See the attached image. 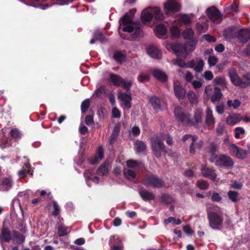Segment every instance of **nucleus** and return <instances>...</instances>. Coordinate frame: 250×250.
<instances>
[{"label": "nucleus", "instance_id": "nucleus-12", "mask_svg": "<svg viewBox=\"0 0 250 250\" xmlns=\"http://www.w3.org/2000/svg\"><path fill=\"white\" fill-rule=\"evenodd\" d=\"M205 123L208 128H214L215 119L213 115V111L209 106H207L205 112Z\"/></svg>", "mask_w": 250, "mask_h": 250}, {"label": "nucleus", "instance_id": "nucleus-3", "mask_svg": "<svg viewBox=\"0 0 250 250\" xmlns=\"http://www.w3.org/2000/svg\"><path fill=\"white\" fill-rule=\"evenodd\" d=\"M196 42L197 41L193 39L187 42L185 46L176 43L174 44L167 43L166 47L167 50L174 51L177 56L186 58L189 53L194 50Z\"/></svg>", "mask_w": 250, "mask_h": 250}, {"label": "nucleus", "instance_id": "nucleus-37", "mask_svg": "<svg viewBox=\"0 0 250 250\" xmlns=\"http://www.w3.org/2000/svg\"><path fill=\"white\" fill-rule=\"evenodd\" d=\"M135 147L136 151L137 152L143 151L144 150H145L146 148V146L145 143L143 142L140 140H137L135 142Z\"/></svg>", "mask_w": 250, "mask_h": 250}, {"label": "nucleus", "instance_id": "nucleus-63", "mask_svg": "<svg viewBox=\"0 0 250 250\" xmlns=\"http://www.w3.org/2000/svg\"><path fill=\"white\" fill-rule=\"evenodd\" d=\"M203 39L208 42H215L216 41V39L214 37L211 36L208 34L203 35Z\"/></svg>", "mask_w": 250, "mask_h": 250}, {"label": "nucleus", "instance_id": "nucleus-21", "mask_svg": "<svg viewBox=\"0 0 250 250\" xmlns=\"http://www.w3.org/2000/svg\"><path fill=\"white\" fill-rule=\"evenodd\" d=\"M174 92L176 97L179 99H183L186 95V91L182 86L176 83H174Z\"/></svg>", "mask_w": 250, "mask_h": 250}, {"label": "nucleus", "instance_id": "nucleus-8", "mask_svg": "<svg viewBox=\"0 0 250 250\" xmlns=\"http://www.w3.org/2000/svg\"><path fill=\"white\" fill-rule=\"evenodd\" d=\"M118 98L123 103L122 106L124 109L128 110L130 108L132 100L130 92L124 93L119 90L118 91Z\"/></svg>", "mask_w": 250, "mask_h": 250}, {"label": "nucleus", "instance_id": "nucleus-44", "mask_svg": "<svg viewBox=\"0 0 250 250\" xmlns=\"http://www.w3.org/2000/svg\"><path fill=\"white\" fill-rule=\"evenodd\" d=\"M249 153H250V149L248 150H245L239 148V151H238V153L236 157L239 159H244Z\"/></svg>", "mask_w": 250, "mask_h": 250}, {"label": "nucleus", "instance_id": "nucleus-47", "mask_svg": "<svg viewBox=\"0 0 250 250\" xmlns=\"http://www.w3.org/2000/svg\"><path fill=\"white\" fill-rule=\"evenodd\" d=\"M171 222H172L174 225H179L181 223L179 219H176L175 218L173 217H169L168 218L164 220V223L166 225H167Z\"/></svg>", "mask_w": 250, "mask_h": 250}, {"label": "nucleus", "instance_id": "nucleus-22", "mask_svg": "<svg viewBox=\"0 0 250 250\" xmlns=\"http://www.w3.org/2000/svg\"><path fill=\"white\" fill-rule=\"evenodd\" d=\"M151 8V7H149L145 9L142 11L141 20L144 24L149 22L152 18V14L150 10Z\"/></svg>", "mask_w": 250, "mask_h": 250}, {"label": "nucleus", "instance_id": "nucleus-30", "mask_svg": "<svg viewBox=\"0 0 250 250\" xmlns=\"http://www.w3.org/2000/svg\"><path fill=\"white\" fill-rule=\"evenodd\" d=\"M214 85H218L224 88H227V82L225 79L223 77H216L213 81Z\"/></svg>", "mask_w": 250, "mask_h": 250}, {"label": "nucleus", "instance_id": "nucleus-51", "mask_svg": "<svg viewBox=\"0 0 250 250\" xmlns=\"http://www.w3.org/2000/svg\"><path fill=\"white\" fill-rule=\"evenodd\" d=\"M141 163L138 161L133 160H129L126 161V166L128 167H136L139 166Z\"/></svg>", "mask_w": 250, "mask_h": 250}, {"label": "nucleus", "instance_id": "nucleus-33", "mask_svg": "<svg viewBox=\"0 0 250 250\" xmlns=\"http://www.w3.org/2000/svg\"><path fill=\"white\" fill-rule=\"evenodd\" d=\"M108 163L104 162L97 170V173L99 175H104L108 172Z\"/></svg>", "mask_w": 250, "mask_h": 250}, {"label": "nucleus", "instance_id": "nucleus-62", "mask_svg": "<svg viewBox=\"0 0 250 250\" xmlns=\"http://www.w3.org/2000/svg\"><path fill=\"white\" fill-rule=\"evenodd\" d=\"M204 77L207 80H211L213 77L212 73L210 71H206L204 72Z\"/></svg>", "mask_w": 250, "mask_h": 250}, {"label": "nucleus", "instance_id": "nucleus-54", "mask_svg": "<svg viewBox=\"0 0 250 250\" xmlns=\"http://www.w3.org/2000/svg\"><path fill=\"white\" fill-rule=\"evenodd\" d=\"M225 126L223 123H219L217 126L216 131L218 135H221L225 131Z\"/></svg>", "mask_w": 250, "mask_h": 250}, {"label": "nucleus", "instance_id": "nucleus-1", "mask_svg": "<svg viewBox=\"0 0 250 250\" xmlns=\"http://www.w3.org/2000/svg\"><path fill=\"white\" fill-rule=\"evenodd\" d=\"M175 119L179 122L188 125L197 126L202 123L203 116V111L201 108L195 109L193 117L191 119L188 113H184L183 109L177 106L174 110Z\"/></svg>", "mask_w": 250, "mask_h": 250}, {"label": "nucleus", "instance_id": "nucleus-17", "mask_svg": "<svg viewBox=\"0 0 250 250\" xmlns=\"http://www.w3.org/2000/svg\"><path fill=\"white\" fill-rule=\"evenodd\" d=\"M146 52L151 57L159 59L161 58L162 54L161 51L154 46H149L146 49Z\"/></svg>", "mask_w": 250, "mask_h": 250}, {"label": "nucleus", "instance_id": "nucleus-58", "mask_svg": "<svg viewBox=\"0 0 250 250\" xmlns=\"http://www.w3.org/2000/svg\"><path fill=\"white\" fill-rule=\"evenodd\" d=\"M89 105V102L88 100H86L84 101L81 105V110L82 112H85L87 108H88Z\"/></svg>", "mask_w": 250, "mask_h": 250}, {"label": "nucleus", "instance_id": "nucleus-61", "mask_svg": "<svg viewBox=\"0 0 250 250\" xmlns=\"http://www.w3.org/2000/svg\"><path fill=\"white\" fill-rule=\"evenodd\" d=\"M95 94L97 96L100 97L103 94H105V90L104 87V86H100L99 87L97 88L96 90H95Z\"/></svg>", "mask_w": 250, "mask_h": 250}, {"label": "nucleus", "instance_id": "nucleus-29", "mask_svg": "<svg viewBox=\"0 0 250 250\" xmlns=\"http://www.w3.org/2000/svg\"><path fill=\"white\" fill-rule=\"evenodd\" d=\"M180 24L177 21H175L174 24L170 28V33L172 37L178 38L180 36V30L179 28Z\"/></svg>", "mask_w": 250, "mask_h": 250}, {"label": "nucleus", "instance_id": "nucleus-57", "mask_svg": "<svg viewBox=\"0 0 250 250\" xmlns=\"http://www.w3.org/2000/svg\"><path fill=\"white\" fill-rule=\"evenodd\" d=\"M208 62L209 65L210 66H212L215 65L217 62V59L215 57L210 56L208 57Z\"/></svg>", "mask_w": 250, "mask_h": 250}, {"label": "nucleus", "instance_id": "nucleus-36", "mask_svg": "<svg viewBox=\"0 0 250 250\" xmlns=\"http://www.w3.org/2000/svg\"><path fill=\"white\" fill-rule=\"evenodd\" d=\"M124 173L125 176L129 180L134 179L136 175V172L130 169H125Z\"/></svg>", "mask_w": 250, "mask_h": 250}, {"label": "nucleus", "instance_id": "nucleus-38", "mask_svg": "<svg viewBox=\"0 0 250 250\" xmlns=\"http://www.w3.org/2000/svg\"><path fill=\"white\" fill-rule=\"evenodd\" d=\"M188 98L192 104H196L198 102V98L196 94L193 91H189L187 94Z\"/></svg>", "mask_w": 250, "mask_h": 250}, {"label": "nucleus", "instance_id": "nucleus-18", "mask_svg": "<svg viewBox=\"0 0 250 250\" xmlns=\"http://www.w3.org/2000/svg\"><path fill=\"white\" fill-rule=\"evenodd\" d=\"M242 120V117L239 114H233L229 115L226 119L228 125H233L239 123Z\"/></svg>", "mask_w": 250, "mask_h": 250}, {"label": "nucleus", "instance_id": "nucleus-64", "mask_svg": "<svg viewBox=\"0 0 250 250\" xmlns=\"http://www.w3.org/2000/svg\"><path fill=\"white\" fill-rule=\"evenodd\" d=\"M230 186L231 188L235 189H240L242 187V184L240 182L234 181L230 185Z\"/></svg>", "mask_w": 250, "mask_h": 250}, {"label": "nucleus", "instance_id": "nucleus-41", "mask_svg": "<svg viewBox=\"0 0 250 250\" xmlns=\"http://www.w3.org/2000/svg\"><path fill=\"white\" fill-rule=\"evenodd\" d=\"M12 186V181L9 178L5 179L2 183V189L3 190H8Z\"/></svg>", "mask_w": 250, "mask_h": 250}, {"label": "nucleus", "instance_id": "nucleus-13", "mask_svg": "<svg viewBox=\"0 0 250 250\" xmlns=\"http://www.w3.org/2000/svg\"><path fill=\"white\" fill-rule=\"evenodd\" d=\"M144 184L148 186L160 188L163 186V182L155 176H151L146 179Z\"/></svg>", "mask_w": 250, "mask_h": 250}, {"label": "nucleus", "instance_id": "nucleus-45", "mask_svg": "<svg viewBox=\"0 0 250 250\" xmlns=\"http://www.w3.org/2000/svg\"><path fill=\"white\" fill-rule=\"evenodd\" d=\"M197 30L199 33H203L207 31L208 26L205 22H202V23H198L197 24Z\"/></svg>", "mask_w": 250, "mask_h": 250}, {"label": "nucleus", "instance_id": "nucleus-25", "mask_svg": "<svg viewBox=\"0 0 250 250\" xmlns=\"http://www.w3.org/2000/svg\"><path fill=\"white\" fill-rule=\"evenodd\" d=\"M222 96L223 94L221 89L217 87H215L214 89V93L210 97V100L213 103H214L219 101Z\"/></svg>", "mask_w": 250, "mask_h": 250}, {"label": "nucleus", "instance_id": "nucleus-31", "mask_svg": "<svg viewBox=\"0 0 250 250\" xmlns=\"http://www.w3.org/2000/svg\"><path fill=\"white\" fill-rule=\"evenodd\" d=\"M140 194L144 200L149 201L154 199V194L146 190L140 191Z\"/></svg>", "mask_w": 250, "mask_h": 250}, {"label": "nucleus", "instance_id": "nucleus-49", "mask_svg": "<svg viewBox=\"0 0 250 250\" xmlns=\"http://www.w3.org/2000/svg\"><path fill=\"white\" fill-rule=\"evenodd\" d=\"M238 192L234 191H229L228 193V195L230 200L233 202L237 201Z\"/></svg>", "mask_w": 250, "mask_h": 250}, {"label": "nucleus", "instance_id": "nucleus-59", "mask_svg": "<svg viewBox=\"0 0 250 250\" xmlns=\"http://www.w3.org/2000/svg\"><path fill=\"white\" fill-rule=\"evenodd\" d=\"M11 136L15 139H18L21 137V133L17 129H13L10 132Z\"/></svg>", "mask_w": 250, "mask_h": 250}, {"label": "nucleus", "instance_id": "nucleus-2", "mask_svg": "<svg viewBox=\"0 0 250 250\" xmlns=\"http://www.w3.org/2000/svg\"><path fill=\"white\" fill-rule=\"evenodd\" d=\"M136 12L135 9H131L128 13L125 14L120 20L119 30L129 33L135 31L137 33L139 30V25L138 23L132 21V16Z\"/></svg>", "mask_w": 250, "mask_h": 250}, {"label": "nucleus", "instance_id": "nucleus-27", "mask_svg": "<svg viewBox=\"0 0 250 250\" xmlns=\"http://www.w3.org/2000/svg\"><path fill=\"white\" fill-rule=\"evenodd\" d=\"M154 32L156 35L161 38L166 35L167 30L164 25L160 24L156 27Z\"/></svg>", "mask_w": 250, "mask_h": 250}, {"label": "nucleus", "instance_id": "nucleus-11", "mask_svg": "<svg viewBox=\"0 0 250 250\" xmlns=\"http://www.w3.org/2000/svg\"><path fill=\"white\" fill-rule=\"evenodd\" d=\"M201 173L205 178H208L213 181H217V175L215 172V170L206 165L202 166Z\"/></svg>", "mask_w": 250, "mask_h": 250}, {"label": "nucleus", "instance_id": "nucleus-20", "mask_svg": "<svg viewBox=\"0 0 250 250\" xmlns=\"http://www.w3.org/2000/svg\"><path fill=\"white\" fill-rule=\"evenodd\" d=\"M173 63L179 67L185 68H192L194 66V62L193 60L190 61L188 62H186L184 60L180 58L174 60Z\"/></svg>", "mask_w": 250, "mask_h": 250}, {"label": "nucleus", "instance_id": "nucleus-7", "mask_svg": "<svg viewBox=\"0 0 250 250\" xmlns=\"http://www.w3.org/2000/svg\"><path fill=\"white\" fill-rule=\"evenodd\" d=\"M110 79L114 85L121 86L126 89H129L132 84L130 81H125L120 76L112 73L110 74Z\"/></svg>", "mask_w": 250, "mask_h": 250}, {"label": "nucleus", "instance_id": "nucleus-60", "mask_svg": "<svg viewBox=\"0 0 250 250\" xmlns=\"http://www.w3.org/2000/svg\"><path fill=\"white\" fill-rule=\"evenodd\" d=\"M211 199L212 201L219 202L221 201L222 197H221L219 193L214 192L213 193L211 196Z\"/></svg>", "mask_w": 250, "mask_h": 250}, {"label": "nucleus", "instance_id": "nucleus-50", "mask_svg": "<svg viewBox=\"0 0 250 250\" xmlns=\"http://www.w3.org/2000/svg\"><path fill=\"white\" fill-rule=\"evenodd\" d=\"M68 229L64 226L61 225L58 228V234L60 236H64L68 233Z\"/></svg>", "mask_w": 250, "mask_h": 250}, {"label": "nucleus", "instance_id": "nucleus-23", "mask_svg": "<svg viewBox=\"0 0 250 250\" xmlns=\"http://www.w3.org/2000/svg\"><path fill=\"white\" fill-rule=\"evenodd\" d=\"M238 38L240 42H246L250 39V32L248 29H243L239 31Z\"/></svg>", "mask_w": 250, "mask_h": 250}, {"label": "nucleus", "instance_id": "nucleus-53", "mask_svg": "<svg viewBox=\"0 0 250 250\" xmlns=\"http://www.w3.org/2000/svg\"><path fill=\"white\" fill-rule=\"evenodd\" d=\"M197 185L201 189H206L208 186V183L204 180L198 181L197 183Z\"/></svg>", "mask_w": 250, "mask_h": 250}, {"label": "nucleus", "instance_id": "nucleus-34", "mask_svg": "<svg viewBox=\"0 0 250 250\" xmlns=\"http://www.w3.org/2000/svg\"><path fill=\"white\" fill-rule=\"evenodd\" d=\"M113 58L116 61L121 63L125 60V54L120 51L115 52Z\"/></svg>", "mask_w": 250, "mask_h": 250}, {"label": "nucleus", "instance_id": "nucleus-6", "mask_svg": "<svg viewBox=\"0 0 250 250\" xmlns=\"http://www.w3.org/2000/svg\"><path fill=\"white\" fill-rule=\"evenodd\" d=\"M216 166L230 167L233 163L231 159L226 155L215 156L212 161Z\"/></svg>", "mask_w": 250, "mask_h": 250}, {"label": "nucleus", "instance_id": "nucleus-56", "mask_svg": "<svg viewBox=\"0 0 250 250\" xmlns=\"http://www.w3.org/2000/svg\"><path fill=\"white\" fill-rule=\"evenodd\" d=\"M149 80V75L148 74H140L138 77V80L141 83H144L148 81Z\"/></svg>", "mask_w": 250, "mask_h": 250}, {"label": "nucleus", "instance_id": "nucleus-35", "mask_svg": "<svg viewBox=\"0 0 250 250\" xmlns=\"http://www.w3.org/2000/svg\"><path fill=\"white\" fill-rule=\"evenodd\" d=\"M103 158V149L102 146H100L98 147L97 150V156L95 157V159L93 161H91V163L92 164H94L100 160H101Z\"/></svg>", "mask_w": 250, "mask_h": 250}, {"label": "nucleus", "instance_id": "nucleus-28", "mask_svg": "<svg viewBox=\"0 0 250 250\" xmlns=\"http://www.w3.org/2000/svg\"><path fill=\"white\" fill-rule=\"evenodd\" d=\"M152 14H153L154 18L158 21H162L164 19V16L159 7L150 8Z\"/></svg>", "mask_w": 250, "mask_h": 250}, {"label": "nucleus", "instance_id": "nucleus-15", "mask_svg": "<svg viewBox=\"0 0 250 250\" xmlns=\"http://www.w3.org/2000/svg\"><path fill=\"white\" fill-rule=\"evenodd\" d=\"M180 7L179 4L175 0H168L164 4L165 10L167 13L177 11Z\"/></svg>", "mask_w": 250, "mask_h": 250}, {"label": "nucleus", "instance_id": "nucleus-46", "mask_svg": "<svg viewBox=\"0 0 250 250\" xmlns=\"http://www.w3.org/2000/svg\"><path fill=\"white\" fill-rule=\"evenodd\" d=\"M30 166L29 164H25L21 170L18 172V174L21 176L23 177L26 173L30 172Z\"/></svg>", "mask_w": 250, "mask_h": 250}, {"label": "nucleus", "instance_id": "nucleus-39", "mask_svg": "<svg viewBox=\"0 0 250 250\" xmlns=\"http://www.w3.org/2000/svg\"><path fill=\"white\" fill-rule=\"evenodd\" d=\"M228 148L230 154L236 157L239 148L235 145L232 144L229 146Z\"/></svg>", "mask_w": 250, "mask_h": 250}, {"label": "nucleus", "instance_id": "nucleus-32", "mask_svg": "<svg viewBox=\"0 0 250 250\" xmlns=\"http://www.w3.org/2000/svg\"><path fill=\"white\" fill-rule=\"evenodd\" d=\"M0 238L1 240L6 242H9L11 240L10 233L7 229L4 228L2 229Z\"/></svg>", "mask_w": 250, "mask_h": 250}, {"label": "nucleus", "instance_id": "nucleus-55", "mask_svg": "<svg viewBox=\"0 0 250 250\" xmlns=\"http://www.w3.org/2000/svg\"><path fill=\"white\" fill-rule=\"evenodd\" d=\"M53 211L52 212V214L54 216H57L59 214L60 212V208L57 204V202L55 201L53 202Z\"/></svg>", "mask_w": 250, "mask_h": 250}, {"label": "nucleus", "instance_id": "nucleus-43", "mask_svg": "<svg viewBox=\"0 0 250 250\" xmlns=\"http://www.w3.org/2000/svg\"><path fill=\"white\" fill-rule=\"evenodd\" d=\"M195 65V67L194 68V70L196 72L199 73L201 72L203 68V66L204 65V62L202 60H198L196 61V64L194 63V65Z\"/></svg>", "mask_w": 250, "mask_h": 250}, {"label": "nucleus", "instance_id": "nucleus-42", "mask_svg": "<svg viewBox=\"0 0 250 250\" xmlns=\"http://www.w3.org/2000/svg\"><path fill=\"white\" fill-rule=\"evenodd\" d=\"M194 34L193 30L191 28H187L183 33L182 35L185 39H190Z\"/></svg>", "mask_w": 250, "mask_h": 250}, {"label": "nucleus", "instance_id": "nucleus-26", "mask_svg": "<svg viewBox=\"0 0 250 250\" xmlns=\"http://www.w3.org/2000/svg\"><path fill=\"white\" fill-rule=\"evenodd\" d=\"M153 75L155 78L161 82H164L167 80L166 74L160 70H154L153 71Z\"/></svg>", "mask_w": 250, "mask_h": 250}, {"label": "nucleus", "instance_id": "nucleus-16", "mask_svg": "<svg viewBox=\"0 0 250 250\" xmlns=\"http://www.w3.org/2000/svg\"><path fill=\"white\" fill-rule=\"evenodd\" d=\"M149 101L154 109L156 111L161 109V106L162 107L166 106V103L164 101L161 102L157 97L152 96L149 98Z\"/></svg>", "mask_w": 250, "mask_h": 250}, {"label": "nucleus", "instance_id": "nucleus-24", "mask_svg": "<svg viewBox=\"0 0 250 250\" xmlns=\"http://www.w3.org/2000/svg\"><path fill=\"white\" fill-rule=\"evenodd\" d=\"M193 17L192 15H188L184 14H180L177 17V20L179 21L178 25L181 22H183L185 24H188L191 22V19Z\"/></svg>", "mask_w": 250, "mask_h": 250}, {"label": "nucleus", "instance_id": "nucleus-52", "mask_svg": "<svg viewBox=\"0 0 250 250\" xmlns=\"http://www.w3.org/2000/svg\"><path fill=\"white\" fill-rule=\"evenodd\" d=\"M95 39L99 40L101 42H103L104 37L103 35L100 33H95L94 35V38L90 40V43L93 44L95 42Z\"/></svg>", "mask_w": 250, "mask_h": 250}, {"label": "nucleus", "instance_id": "nucleus-9", "mask_svg": "<svg viewBox=\"0 0 250 250\" xmlns=\"http://www.w3.org/2000/svg\"><path fill=\"white\" fill-rule=\"evenodd\" d=\"M229 74L230 80L234 85L241 86L242 87H246L250 85V79H248L246 81V78H245L244 80L241 81L236 72L233 70L230 71Z\"/></svg>", "mask_w": 250, "mask_h": 250}, {"label": "nucleus", "instance_id": "nucleus-48", "mask_svg": "<svg viewBox=\"0 0 250 250\" xmlns=\"http://www.w3.org/2000/svg\"><path fill=\"white\" fill-rule=\"evenodd\" d=\"M227 104L229 107L236 109L240 105L241 103L237 100H234V101L228 100Z\"/></svg>", "mask_w": 250, "mask_h": 250}, {"label": "nucleus", "instance_id": "nucleus-19", "mask_svg": "<svg viewBox=\"0 0 250 250\" xmlns=\"http://www.w3.org/2000/svg\"><path fill=\"white\" fill-rule=\"evenodd\" d=\"M109 243L114 250H122L123 249L122 242L118 237H111Z\"/></svg>", "mask_w": 250, "mask_h": 250}, {"label": "nucleus", "instance_id": "nucleus-14", "mask_svg": "<svg viewBox=\"0 0 250 250\" xmlns=\"http://www.w3.org/2000/svg\"><path fill=\"white\" fill-rule=\"evenodd\" d=\"M182 141L184 142H187L190 144L189 152L191 154H194L195 150L194 148V143L197 141V137L195 136L186 134L182 138Z\"/></svg>", "mask_w": 250, "mask_h": 250}, {"label": "nucleus", "instance_id": "nucleus-4", "mask_svg": "<svg viewBox=\"0 0 250 250\" xmlns=\"http://www.w3.org/2000/svg\"><path fill=\"white\" fill-rule=\"evenodd\" d=\"M208 217L209 226L213 229H218L223 222L222 211L217 206L208 208Z\"/></svg>", "mask_w": 250, "mask_h": 250}, {"label": "nucleus", "instance_id": "nucleus-5", "mask_svg": "<svg viewBox=\"0 0 250 250\" xmlns=\"http://www.w3.org/2000/svg\"><path fill=\"white\" fill-rule=\"evenodd\" d=\"M151 147L154 154L157 157L161 156L162 151H165V147L162 139L157 136L151 138Z\"/></svg>", "mask_w": 250, "mask_h": 250}, {"label": "nucleus", "instance_id": "nucleus-10", "mask_svg": "<svg viewBox=\"0 0 250 250\" xmlns=\"http://www.w3.org/2000/svg\"><path fill=\"white\" fill-rule=\"evenodd\" d=\"M207 14L209 19L214 23L218 24L222 21V16L220 13L214 7L208 9Z\"/></svg>", "mask_w": 250, "mask_h": 250}, {"label": "nucleus", "instance_id": "nucleus-40", "mask_svg": "<svg viewBox=\"0 0 250 250\" xmlns=\"http://www.w3.org/2000/svg\"><path fill=\"white\" fill-rule=\"evenodd\" d=\"M234 136L236 139L242 138V135L245 133V129L241 127H237L234 129Z\"/></svg>", "mask_w": 250, "mask_h": 250}]
</instances>
